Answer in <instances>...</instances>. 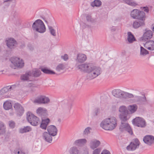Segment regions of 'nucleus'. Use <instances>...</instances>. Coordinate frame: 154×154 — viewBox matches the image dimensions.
Wrapping results in <instances>:
<instances>
[{
  "instance_id": "obj_1",
  "label": "nucleus",
  "mask_w": 154,
  "mask_h": 154,
  "mask_svg": "<svg viewBox=\"0 0 154 154\" xmlns=\"http://www.w3.org/2000/svg\"><path fill=\"white\" fill-rule=\"evenodd\" d=\"M117 120L113 116L107 118L102 121L100 126L103 129L106 130H112L117 126Z\"/></svg>"
},
{
  "instance_id": "obj_2",
  "label": "nucleus",
  "mask_w": 154,
  "mask_h": 154,
  "mask_svg": "<svg viewBox=\"0 0 154 154\" xmlns=\"http://www.w3.org/2000/svg\"><path fill=\"white\" fill-rule=\"evenodd\" d=\"M91 67L87 76V79L89 80L94 79L100 75L102 72L101 69L99 67L96 66L92 64Z\"/></svg>"
},
{
  "instance_id": "obj_3",
  "label": "nucleus",
  "mask_w": 154,
  "mask_h": 154,
  "mask_svg": "<svg viewBox=\"0 0 154 154\" xmlns=\"http://www.w3.org/2000/svg\"><path fill=\"white\" fill-rule=\"evenodd\" d=\"M32 29L40 33H43L46 31V28L43 22L41 20H36L32 25Z\"/></svg>"
},
{
  "instance_id": "obj_4",
  "label": "nucleus",
  "mask_w": 154,
  "mask_h": 154,
  "mask_svg": "<svg viewBox=\"0 0 154 154\" xmlns=\"http://www.w3.org/2000/svg\"><path fill=\"white\" fill-rule=\"evenodd\" d=\"M12 68L15 69L17 67L21 68L24 65V63L22 59L17 57H13L11 59Z\"/></svg>"
},
{
  "instance_id": "obj_5",
  "label": "nucleus",
  "mask_w": 154,
  "mask_h": 154,
  "mask_svg": "<svg viewBox=\"0 0 154 154\" xmlns=\"http://www.w3.org/2000/svg\"><path fill=\"white\" fill-rule=\"evenodd\" d=\"M131 16L133 18L138 20L145 19V14L143 11L135 9L132 10Z\"/></svg>"
},
{
  "instance_id": "obj_6",
  "label": "nucleus",
  "mask_w": 154,
  "mask_h": 154,
  "mask_svg": "<svg viewBox=\"0 0 154 154\" xmlns=\"http://www.w3.org/2000/svg\"><path fill=\"white\" fill-rule=\"evenodd\" d=\"M27 119L29 122L33 126L37 125L39 122V118L30 112L27 113Z\"/></svg>"
},
{
  "instance_id": "obj_7",
  "label": "nucleus",
  "mask_w": 154,
  "mask_h": 154,
  "mask_svg": "<svg viewBox=\"0 0 154 154\" xmlns=\"http://www.w3.org/2000/svg\"><path fill=\"white\" fill-rule=\"evenodd\" d=\"M119 111L120 113L119 115V118L120 120L122 122H127L128 120V119H126L125 115H126L128 111V108L124 105H122L119 107Z\"/></svg>"
},
{
  "instance_id": "obj_8",
  "label": "nucleus",
  "mask_w": 154,
  "mask_h": 154,
  "mask_svg": "<svg viewBox=\"0 0 154 154\" xmlns=\"http://www.w3.org/2000/svg\"><path fill=\"white\" fill-rule=\"evenodd\" d=\"M50 102V99L45 95H41L38 96L33 101V103L38 104H47Z\"/></svg>"
},
{
  "instance_id": "obj_9",
  "label": "nucleus",
  "mask_w": 154,
  "mask_h": 154,
  "mask_svg": "<svg viewBox=\"0 0 154 154\" xmlns=\"http://www.w3.org/2000/svg\"><path fill=\"white\" fill-rule=\"evenodd\" d=\"M132 122L134 125L138 127L143 128L146 126L145 120L142 117H137L132 120Z\"/></svg>"
},
{
  "instance_id": "obj_10",
  "label": "nucleus",
  "mask_w": 154,
  "mask_h": 154,
  "mask_svg": "<svg viewBox=\"0 0 154 154\" xmlns=\"http://www.w3.org/2000/svg\"><path fill=\"white\" fill-rule=\"evenodd\" d=\"M128 111L127 113L125 116L126 117L127 119H128V120L130 118L131 115L135 113L137 110L138 106L136 104H134L129 105L128 107Z\"/></svg>"
},
{
  "instance_id": "obj_11",
  "label": "nucleus",
  "mask_w": 154,
  "mask_h": 154,
  "mask_svg": "<svg viewBox=\"0 0 154 154\" xmlns=\"http://www.w3.org/2000/svg\"><path fill=\"white\" fill-rule=\"evenodd\" d=\"M140 142L138 139H135L130 144L126 147V149L128 151H134L138 148Z\"/></svg>"
},
{
  "instance_id": "obj_12",
  "label": "nucleus",
  "mask_w": 154,
  "mask_h": 154,
  "mask_svg": "<svg viewBox=\"0 0 154 154\" xmlns=\"http://www.w3.org/2000/svg\"><path fill=\"white\" fill-rule=\"evenodd\" d=\"M121 122V124L120 125L119 129L121 131H127L130 134H132L133 132L131 127L128 123H124L125 122Z\"/></svg>"
},
{
  "instance_id": "obj_13",
  "label": "nucleus",
  "mask_w": 154,
  "mask_h": 154,
  "mask_svg": "<svg viewBox=\"0 0 154 154\" xmlns=\"http://www.w3.org/2000/svg\"><path fill=\"white\" fill-rule=\"evenodd\" d=\"M92 65V64L91 63L82 64L78 65L77 68L82 71L87 72L89 73L90 71Z\"/></svg>"
},
{
  "instance_id": "obj_14",
  "label": "nucleus",
  "mask_w": 154,
  "mask_h": 154,
  "mask_svg": "<svg viewBox=\"0 0 154 154\" xmlns=\"http://www.w3.org/2000/svg\"><path fill=\"white\" fill-rule=\"evenodd\" d=\"M6 42L7 46L10 49H13L16 46L17 42L13 38H8L6 40Z\"/></svg>"
},
{
  "instance_id": "obj_15",
  "label": "nucleus",
  "mask_w": 154,
  "mask_h": 154,
  "mask_svg": "<svg viewBox=\"0 0 154 154\" xmlns=\"http://www.w3.org/2000/svg\"><path fill=\"white\" fill-rule=\"evenodd\" d=\"M144 142L149 146L154 144V137L152 135H146L143 138Z\"/></svg>"
},
{
  "instance_id": "obj_16",
  "label": "nucleus",
  "mask_w": 154,
  "mask_h": 154,
  "mask_svg": "<svg viewBox=\"0 0 154 154\" xmlns=\"http://www.w3.org/2000/svg\"><path fill=\"white\" fill-rule=\"evenodd\" d=\"M134 102L135 103L137 104H142L145 103L146 101V97L145 96H135L133 99Z\"/></svg>"
},
{
  "instance_id": "obj_17",
  "label": "nucleus",
  "mask_w": 154,
  "mask_h": 154,
  "mask_svg": "<svg viewBox=\"0 0 154 154\" xmlns=\"http://www.w3.org/2000/svg\"><path fill=\"white\" fill-rule=\"evenodd\" d=\"M145 19L138 20L134 21L133 23V26L135 29H137L140 27L145 25Z\"/></svg>"
},
{
  "instance_id": "obj_18",
  "label": "nucleus",
  "mask_w": 154,
  "mask_h": 154,
  "mask_svg": "<svg viewBox=\"0 0 154 154\" xmlns=\"http://www.w3.org/2000/svg\"><path fill=\"white\" fill-rule=\"evenodd\" d=\"M15 85H12L11 86H8L2 88L0 91V95L1 96L3 95V96L1 97L2 98L6 97V96H5L4 94L6 93L8 91H10L12 89H13L15 88Z\"/></svg>"
},
{
  "instance_id": "obj_19",
  "label": "nucleus",
  "mask_w": 154,
  "mask_h": 154,
  "mask_svg": "<svg viewBox=\"0 0 154 154\" xmlns=\"http://www.w3.org/2000/svg\"><path fill=\"white\" fill-rule=\"evenodd\" d=\"M47 131L52 136H55L57 134V130L54 125H51L48 127Z\"/></svg>"
},
{
  "instance_id": "obj_20",
  "label": "nucleus",
  "mask_w": 154,
  "mask_h": 154,
  "mask_svg": "<svg viewBox=\"0 0 154 154\" xmlns=\"http://www.w3.org/2000/svg\"><path fill=\"white\" fill-rule=\"evenodd\" d=\"M100 141L96 139H94L91 140L89 142V146L91 148L94 149L97 147L100 144Z\"/></svg>"
},
{
  "instance_id": "obj_21",
  "label": "nucleus",
  "mask_w": 154,
  "mask_h": 154,
  "mask_svg": "<svg viewBox=\"0 0 154 154\" xmlns=\"http://www.w3.org/2000/svg\"><path fill=\"white\" fill-rule=\"evenodd\" d=\"M14 107L19 115H21L23 113L24 108L20 103H15L14 105Z\"/></svg>"
},
{
  "instance_id": "obj_22",
  "label": "nucleus",
  "mask_w": 154,
  "mask_h": 154,
  "mask_svg": "<svg viewBox=\"0 0 154 154\" xmlns=\"http://www.w3.org/2000/svg\"><path fill=\"white\" fill-rule=\"evenodd\" d=\"M146 32L144 33L142 37V40L146 41L147 40L150 39L152 36V32L149 30H146Z\"/></svg>"
},
{
  "instance_id": "obj_23",
  "label": "nucleus",
  "mask_w": 154,
  "mask_h": 154,
  "mask_svg": "<svg viewBox=\"0 0 154 154\" xmlns=\"http://www.w3.org/2000/svg\"><path fill=\"white\" fill-rule=\"evenodd\" d=\"M124 91L119 89H115L112 91V95L117 98L123 96Z\"/></svg>"
},
{
  "instance_id": "obj_24",
  "label": "nucleus",
  "mask_w": 154,
  "mask_h": 154,
  "mask_svg": "<svg viewBox=\"0 0 154 154\" xmlns=\"http://www.w3.org/2000/svg\"><path fill=\"white\" fill-rule=\"evenodd\" d=\"M52 136L48 132H44L42 134L43 139L49 143H51L52 140Z\"/></svg>"
},
{
  "instance_id": "obj_25",
  "label": "nucleus",
  "mask_w": 154,
  "mask_h": 154,
  "mask_svg": "<svg viewBox=\"0 0 154 154\" xmlns=\"http://www.w3.org/2000/svg\"><path fill=\"white\" fill-rule=\"evenodd\" d=\"M86 59L87 57L85 55L83 54H79L77 55L75 60L77 62L82 63L85 62Z\"/></svg>"
},
{
  "instance_id": "obj_26",
  "label": "nucleus",
  "mask_w": 154,
  "mask_h": 154,
  "mask_svg": "<svg viewBox=\"0 0 154 154\" xmlns=\"http://www.w3.org/2000/svg\"><path fill=\"white\" fill-rule=\"evenodd\" d=\"M37 113L42 117L45 116L47 115V110L42 107H39L36 110Z\"/></svg>"
},
{
  "instance_id": "obj_27",
  "label": "nucleus",
  "mask_w": 154,
  "mask_h": 154,
  "mask_svg": "<svg viewBox=\"0 0 154 154\" xmlns=\"http://www.w3.org/2000/svg\"><path fill=\"white\" fill-rule=\"evenodd\" d=\"M144 46L149 50L153 51L154 50V41L150 40L146 42L144 45Z\"/></svg>"
},
{
  "instance_id": "obj_28",
  "label": "nucleus",
  "mask_w": 154,
  "mask_h": 154,
  "mask_svg": "<svg viewBox=\"0 0 154 154\" xmlns=\"http://www.w3.org/2000/svg\"><path fill=\"white\" fill-rule=\"evenodd\" d=\"M87 142V140L85 139H81L76 140L74 142L75 145L79 146L84 145Z\"/></svg>"
},
{
  "instance_id": "obj_29",
  "label": "nucleus",
  "mask_w": 154,
  "mask_h": 154,
  "mask_svg": "<svg viewBox=\"0 0 154 154\" xmlns=\"http://www.w3.org/2000/svg\"><path fill=\"white\" fill-rule=\"evenodd\" d=\"M49 122L50 120L48 119L42 120L40 125V128L42 129H46Z\"/></svg>"
},
{
  "instance_id": "obj_30",
  "label": "nucleus",
  "mask_w": 154,
  "mask_h": 154,
  "mask_svg": "<svg viewBox=\"0 0 154 154\" xmlns=\"http://www.w3.org/2000/svg\"><path fill=\"white\" fill-rule=\"evenodd\" d=\"M80 149L79 150L76 146L71 147L69 149V152L70 154H79Z\"/></svg>"
},
{
  "instance_id": "obj_31",
  "label": "nucleus",
  "mask_w": 154,
  "mask_h": 154,
  "mask_svg": "<svg viewBox=\"0 0 154 154\" xmlns=\"http://www.w3.org/2000/svg\"><path fill=\"white\" fill-rule=\"evenodd\" d=\"M30 71L31 77H38L41 75V72L39 70L37 69H33Z\"/></svg>"
},
{
  "instance_id": "obj_32",
  "label": "nucleus",
  "mask_w": 154,
  "mask_h": 154,
  "mask_svg": "<svg viewBox=\"0 0 154 154\" xmlns=\"http://www.w3.org/2000/svg\"><path fill=\"white\" fill-rule=\"evenodd\" d=\"M31 75L30 71L22 75L21 79V80L24 81H28L29 80L30 78L31 77Z\"/></svg>"
},
{
  "instance_id": "obj_33",
  "label": "nucleus",
  "mask_w": 154,
  "mask_h": 154,
  "mask_svg": "<svg viewBox=\"0 0 154 154\" xmlns=\"http://www.w3.org/2000/svg\"><path fill=\"white\" fill-rule=\"evenodd\" d=\"M4 109L6 110H9L12 107V105L10 101L7 100L3 104Z\"/></svg>"
},
{
  "instance_id": "obj_34",
  "label": "nucleus",
  "mask_w": 154,
  "mask_h": 154,
  "mask_svg": "<svg viewBox=\"0 0 154 154\" xmlns=\"http://www.w3.org/2000/svg\"><path fill=\"white\" fill-rule=\"evenodd\" d=\"M32 130L31 128L28 126L24 127L23 128H21L19 130V132L21 133H23L31 131Z\"/></svg>"
},
{
  "instance_id": "obj_35",
  "label": "nucleus",
  "mask_w": 154,
  "mask_h": 154,
  "mask_svg": "<svg viewBox=\"0 0 154 154\" xmlns=\"http://www.w3.org/2000/svg\"><path fill=\"white\" fill-rule=\"evenodd\" d=\"M127 39L128 42L130 43H132L135 40V38L134 37V35L131 32H128V33Z\"/></svg>"
},
{
  "instance_id": "obj_36",
  "label": "nucleus",
  "mask_w": 154,
  "mask_h": 154,
  "mask_svg": "<svg viewBox=\"0 0 154 154\" xmlns=\"http://www.w3.org/2000/svg\"><path fill=\"white\" fill-rule=\"evenodd\" d=\"M41 70L45 74H55V72L53 71L45 68H41Z\"/></svg>"
},
{
  "instance_id": "obj_37",
  "label": "nucleus",
  "mask_w": 154,
  "mask_h": 154,
  "mask_svg": "<svg viewBox=\"0 0 154 154\" xmlns=\"http://www.w3.org/2000/svg\"><path fill=\"white\" fill-rule=\"evenodd\" d=\"M123 1L124 3L131 6H135L137 5L135 2L132 0H123Z\"/></svg>"
},
{
  "instance_id": "obj_38",
  "label": "nucleus",
  "mask_w": 154,
  "mask_h": 154,
  "mask_svg": "<svg viewBox=\"0 0 154 154\" xmlns=\"http://www.w3.org/2000/svg\"><path fill=\"white\" fill-rule=\"evenodd\" d=\"M5 127L3 122H0V135L5 133Z\"/></svg>"
},
{
  "instance_id": "obj_39",
  "label": "nucleus",
  "mask_w": 154,
  "mask_h": 154,
  "mask_svg": "<svg viewBox=\"0 0 154 154\" xmlns=\"http://www.w3.org/2000/svg\"><path fill=\"white\" fill-rule=\"evenodd\" d=\"M86 20L87 22L91 23H94L96 22L95 19L92 18L91 16L89 15L86 16Z\"/></svg>"
},
{
  "instance_id": "obj_40",
  "label": "nucleus",
  "mask_w": 154,
  "mask_h": 154,
  "mask_svg": "<svg viewBox=\"0 0 154 154\" xmlns=\"http://www.w3.org/2000/svg\"><path fill=\"white\" fill-rule=\"evenodd\" d=\"M101 5V2L99 0H95L91 3V5L92 7H99Z\"/></svg>"
},
{
  "instance_id": "obj_41",
  "label": "nucleus",
  "mask_w": 154,
  "mask_h": 154,
  "mask_svg": "<svg viewBox=\"0 0 154 154\" xmlns=\"http://www.w3.org/2000/svg\"><path fill=\"white\" fill-rule=\"evenodd\" d=\"M149 53L148 51L145 49L143 47H140V54L142 56H144Z\"/></svg>"
},
{
  "instance_id": "obj_42",
  "label": "nucleus",
  "mask_w": 154,
  "mask_h": 154,
  "mask_svg": "<svg viewBox=\"0 0 154 154\" xmlns=\"http://www.w3.org/2000/svg\"><path fill=\"white\" fill-rule=\"evenodd\" d=\"M123 97L125 98H131L134 97L132 94L124 91Z\"/></svg>"
},
{
  "instance_id": "obj_43",
  "label": "nucleus",
  "mask_w": 154,
  "mask_h": 154,
  "mask_svg": "<svg viewBox=\"0 0 154 154\" xmlns=\"http://www.w3.org/2000/svg\"><path fill=\"white\" fill-rule=\"evenodd\" d=\"M79 154H88V149L86 147H85L80 149Z\"/></svg>"
},
{
  "instance_id": "obj_44",
  "label": "nucleus",
  "mask_w": 154,
  "mask_h": 154,
  "mask_svg": "<svg viewBox=\"0 0 154 154\" xmlns=\"http://www.w3.org/2000/svg\"><path fill=\"white\" fill-rule=\"evenodd\" d=\"M91 130V128L89 127H88L86 128L83 131V134L84 135H87L88 134L90 133V130Z\"/></svg>"
},
{
  "instance_id": "obj_45",
  "label": "nucleus",
  "mask_w": 154,
  "mask_h": 154,
  "mask_svg": "<svg viewBox=\"0 0 154 154\" xmlns=\"http://www.w3.org/2000/svg\"><path fill=\"white\" fill-rule=\"evenodd\" d=\"M51 35L54 36H56V33L55 30L51 26H48Z\"/></svg>"
},
{
  "instance_id": "obj_46",
  "label": "nucleus",
  "mask_w": 154,
  "mask_h": 154,
  "mask_svg": "<svg viewBox=\"0 0 154 154\" xmlns=\"http://www.w3.org/2000/svg\"><path fill=\"white\" fill-rule=\"evenodd\" d=\"M65 68L64 65L62 64H60L58 65L56 68V69L58 71H60L61 70H63Z\"/></svg>"
},
{
  "instance_id": "obj_47",
  "label": "nucleus",
  "mask_w": 154,
  "mask_h": 154,
  "mask_svg": "<svg viewBox=\"0 0 154 154\" xmlns=\"http://www.w3.org/2000/svg\"><path fill=\"white\" fill-rule=\"evenodd\" d=\"M8 125L10 128H13L15 127V123L14 121L11 120L8 122Z\"/></svg>"
},
{
  "instance_id": "obj_48",
  "label": "nucleus",
  "mask_w": 154,
  "mask_h": 154,
  "mask_svg": "<svg viewBox=\"0 0 154 154\" xmlns=\"http://www.w3.org/2000/svg\"><path fill=\"white\" fill-rule=\"evenodd\" d=\"M14 152L15 154H25L24 152L21 149L14 150Z\"/></svg>"
},
{
  "instance_id": "obj_49",
  "label": "nucleus",
  "mask_w": 154,
  "mask_h": 154,
  "mask_svg": "<svg viewBox=\"0 0 154 154\" xmlns=\"http://www.w3.org/2000/svg\"><path fill=\"white\" fill-rule=\"evenodd\" d=\"M72 106V103L71 101L68 102L66 103V108L69 109H71Z\"/></svg>"
},
{
  "instance_id": "obj_50",
  "label": "nucleus",
  "mask_w": 154,
  "mask_h": 154,
  "mask_svg": "<svg viewBox=\"0 0 154 154\" xmlns=\"http://www.w3.org/2000/svg\"><path fill=\"white\" fill-rule=\"evenodd\" d=\"M101 150V149L100 148H97L94 150L93 152V154H100Z\"/></svg>"
},
{
  "instance_id": "obj_51",
  "label": "nucleus",
  "mask_w": 154,
  "mask_h": 154,
  "mask_svg": "<svg viewBox=\"0 0 154 154\" xmlns=\"http://www.w3.org/2000/svg\"><path fill=\"white\" fill-rule=\"evenodd\" d=\"M61 58L65 61H66L68 59V56L67 54H65L63 56H61Z\"/></svg>"
},
{
  "instance_id": "obj_52",
  "label": "nucleus",
  "mask_w": 154,
  "mask_h": 154,
  "mask_svg": "<svg viewBox=\"0 0 154 154\" xmlns=\"http://www.w3.org/2000/svg\"><path fill=\"white\" fill-rule=\"evenodd\" d=\"M100 110L99 109H96L94 113V116H97L100 112Z\"/></svg>"
},
{
  "instance_id": "obj_53",
  "label": "nucleus",
  "mask_w": 154,
  "mask_h": 154,
  "mask_svg": "<svg viewBox=\"0 0 154 154\" xmlns=\"http://www.w3.org/2000/svg\"><path fill=\"white\" fill-rule=\"evenodd\" d=\"M101 154H111L110 152L107 150H104L101 152Z\"/></svg>"
},
{
  "instance_id": "obj_54",
  "label": "nucleus",
  "mask_w": 154,
  "mask_h": 154,
  "mask_svg": "<svg viewBox=\"0 0 154 154\" xmlns=\"http://www.w3.org/2000/svg\"><path fill=\"white\" fill-rule=\"evenodd\" d=\"M82 26L84 28H90L91 27V26L90 25L86 24L85 23H84L82 25Z\"/></svg>"
},
{
  "instance_id": "obj_55",
  "label": "nucleus",
  "mask_w": 154,
  "mask_h": 154,
  "mask_svg": "<svg viewBox=\"0 0 154 154\" xmlns=\"http://www.w3.org/2000/svg\"><path fill=\"white\" fill-rule=\"evenodd\" d=\"M110 29L111 31L112 32L115 31L116 29L115 27L113 26L110 27Z\"/></svg>"
},
{
  "instance_id": "obj_56",
  "label": "nucleus",
  "mask_w": 154,
  "mask_h": 154,
  "mask_svg": "<svg viewBox=\"0 0 154 154\" xmlns=\"http://www.w3.org/2000/svg\"><path fill=\"white\" fill-rule=\"evenodd\" d=\"M16 0H5L4 1V2H8L9 3L11 2H15Z\"/></svg>"
},
{
  "instance_id": "obj_57",
  "label": "nucleus",
  "mask_w": 154,
  "mask_h": 154,
  "mask_svg": "<svg viewBox=\"0 0 154 154\" xmlns=\"http://www.w3.org/2000/svg\"><path fill=\"white\" fill-rule=\"evenodd\" d=\"M143 10L144 11L148 12L149 9L147 8L144 7Z\"/></svg>"
},
{
  "instance_id": "obj_58",
  "label": "nucleus",
  "mask_w": 154,
  "mask_h": 154,
  "mask_svg": "<svg viewBox=\"0 0 154 154\" xmlns=\"http://www.w3.org/2000/svg\"><path fill=\"white\" fill-rule=\"evenodd\" d=\"M14 112L13 111H11L9 113V114L11 116H12L14 115Z\"/></svg>"
},
{
  "instance_id": "obj_59",
  "label": "nucleus",
  "mask_w": 154,
  "mask_h": 154,
  "mask_svg": "<svg viewBox=\"0 0 154 154\" xmlns=\"http://www.w3.org/2000/svg\"><path fill=\"white\" fill-rule=\"evenodd\" d=\"M152 26H153V27H152V30L154 32V25H152Z\"/></svg>"
},
{
  "instance_id": "obj_60",
  "label": "nucleus",
  "mask_w": 154,
  "mask_h": 154,
  "mask_svg": "<svg viewBox=\"0 0 154 154\" xmlns=\"http://www.w3.org/2000/svg\"><path fill=\"white\" fill-rule=\"evenodd\" d=\"M154 123V122H153Z\"/></svg>"
}]
</instances>
